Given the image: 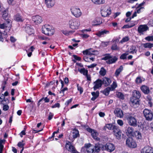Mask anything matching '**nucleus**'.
I'll return each instance as SVG.
<instances>
[{
    "label": "nucleus",
    "mask_w": 153,
    "mask_h": 153,
    "mask_svg": "<svg viewBox=\"0 0 153 153\" xmlns=\"http://www.w3.org/2000/svg\"><path fill=\"white\" fill-rule=\"evenodd\" d=\"M141 94L140 92L136 90H134L131 99V105L134 108L138 107L139 105V99L140 97Z\"/></svg>",
    "instance_id": "nucleus-1"
},
{
    "label": "nucleus",
    "mask_w": 153,
    "mask_h": 153,
    "mask_svg": "<svg viewBox=\"0 0 153 153\" xmlns=\"http://www.w3.org/2000/svg\"><path fill=\"white\" fill-rule=\"evenodd\" d=\"M42 33L46 35L51 36L54 32V30L53 27L48 25H45L42 28Z\"/></svg>",
    "instance_id": "nucleus-2"
},
{
    "label": "nucleus",
    "mask_w": 153,
    "mask_h": 153,
    "mask_svg": "<svg viewBox=\"0 0 153 153\" xmlns=\"http://www.w3.org/2000/svg\"><path fill=\"white\" fill-rule=\"evenodd\" d=\"M128 124L133 126H136L137 125V121L135 116L132 113H127L126 114Z\"/></svg>",
    "instance_id": "nucleus-3"
},
{
    "label": "nucleus",
    "mask_w": 153,
    "mask_h": 153,
    "mask_svg": "<svg viewBox=\"0 0 153 153\" xmlns=\"http://www.w3.org/2000/svg\"><path fill=\"white\" fill-rule=\"evenodd\" d=\"M69 27L72 29H78L80 25L79 21L75 19H70L68 22Z\"/></svg>",
    "instance_id": "nucleus-4"
},
{
    "label": "nucleus",
    "mask_w": 153,
    "mask_h": 153,
    "mask_svg": "<svg viewBox=\"0 0 153 153\" xmlns=\"http://www.w3.org/2000/svg\"><path fill=\"white\" fill-rule=\"evenodd\" d=\"M102 59L104 60H107L106 62L108 64H111L115 63L117 59L116 56H112L110 54H106L105 55L104 57Z\"/></svg>",
    "instance_id": "nucleus-5"
},
{
    "label": "nucleus",
    "mask_w": 153,
    "mask_h": 153,
    "mask_svg": "<svg viewBox=\"0 0 153 153\" xmlns=\"http://www.w3.org/2000/svg\"><path fill=\"white\" fill-rule=\"evenodd\" d=\"M110 8L107 6L103 5L101 8V14L102 16L105 17L111 13Z\"/></svg>",
    "instance_id": "nucleus-6"
},
{
    "label": "nucleus",
    "mask_w": 153,
    "mask_h": 153,
    "mask_svg": "<svg viewBox=\"0 0 153 153\" xmlns=\"http://www.w3.org/2000/svg\"><path fill=\"white\" fill-rule=\"evenodd\" d=\"M11 22L10 20L4 21L3 23L0 24V29L4 30L3 32L5 31V29L10 30L11 27Z\"/></svg>",
    "instance_id": "nucleus-7"
},
{
    "label": "nucleus",
    "mask_w": 153,
    "mask_h": 153,
    "mask_svg": "<svg viewBox=\"0 0 153 153\" xmlns=\"http://www.w3.org/2000/svg\"><path fill=\"white\" fill-rule=\"evenodd\" d=\"M143 113L144 115L147 120L151 121L152 120L153 114L151 110L145 109L144 110Z\"/></svg>",
    "instance_id": "nucleus-8"
},
{
    "label": "nucleus",
    "mask_w": 153,
    "mask_h": 153,
    "mask_svg": "<svg viewBox=\"0 0 153 153\" xmlns=\"http://www.w3.org/2000/svg\"><path fill=\"white\" fill-rule=\"evenodd\" d=\"M65 148L69 151L72 153H79L76 149L75 148L71 145V144L69 141H67L65 144Z\"/></svg>",
    "instance_id": "nucleus-9"
},
{
    "label": "nucleus",
    "mask_w": 153,
    "mask_h": 153,
    "mask_svg": "<svg viewBox=\"0 0 153 153\" xmlns=\"http://www.w3.org/2000/svg\"><path fill=\"white\" fill-rule=\"evenodd\" d=\"M72 13L76 17H79L81 15V12L78 8L73 7L71 9Z\"/></svg>",
    "instance_id": "nucleus-10"
},
{
    "label": "nucleus",
    "mask_w": 153,
    "mask_h": 153,
    "mask_svg": "<svg viewBox=\"0 0 153 153\" xmlns=\"http://www.w3.org/2000/svg\"><path fill=\"white\" fill-rule=\"evenodd\" d=\"M86 150L88 153H94V149L92 146H91L90 144H85L84 147H82L81 149L82 151L84 150Z\"/></svg>",
    "instance_id": "nucleus-11"
},
{
    "label": "nucleus",
    "mask_w": 153,
    "mask_h": 153,
    "mask_svg": "<svg viewBox=\"0 0 153 153\" xmlns=\"http://www.w3.org/2000/svg\"><path fill=\"white\" fill-rule=\"evenodd\" d=\"M126 144L129 147L131 148H134L137 146L136 143L131 138H128L126 140Z\"/></svg>",
    "instance_id": "nucleus-12"
},
{
    "label": "nucleus",
    "mask_w": 153,
    "mask_h": 153,
    "mask_svg": "<svg viewBox=\"0 0 153 153\" xmlns=\"http://www.w3.org/2000/svg\"><path fill=\"white\" fill-rule=\"evenodd\" d=\"M149 29V27L147 25H140L138 27L137 31L139 33L143 34V33L146 31L147 30H148Z\"/></svg>",
    "instance_id": "nucleus-13"
},
{
    "label": "nucleus",
    "mask_w": 153,
    "mask_h": 153,
    "mask_svg": "<svg viewBox=\"0 0 153 153\" xmlns=\"http://www.w3.org/2000/svg\"><path fill=\"white\" fill-rule=\"evenodd\" d=\"M87 131L91 133V135L94 139L97 141L99 140L100 139L97 137L98 133L96 130L88 128L87 129Z\"/></svg>",
    "instance_id": "nucleus-14"
},
{
    "label": "nucleus",
    "mask_w": 153,
    "mask_h": 153,
    "mask_svg": "<svg viewBox=\"0 0 153 153\" xmlns=\"http://www.w3.org/2000/svg\"><path fill=\"white\" fill-rule=\"evenodd\" d=\"M109 33V31L106 29H102L98 31L96 33L95 35L100 37L104 36L105 35L108 34Z\"/></svg>",
    "instance_id": "nucleus-15"
},
{
    "label": "nucleus",
    "mask_w": 153,
    "mask_h": 153,
    "mask_svg": "<svg viewBox=\"0 0 153 153\" xmlns=\"http://www.w3.org/2000/svg\"><path fill=\"white\" fill-rule=\"evenodd\" d=\"M102 80L100 79H97L95 81L93 84H94L93 88L94 90H96L99 88H100L102 84Z\"/></svg>",
    "instance_id": "nucleus-16"
},
{
    "label": "nucleus",
    "mask_w": 153,
    "mask_h": 153,
    "mask_svg": "<svg viewBox=\"0 0 153 153\" xmlns=\"http://www.w3.org/2000/svg\"><path fill=\"white\" fill-rule=\"evenodd\" d=\"M114 134L116 138L118 140L121 139V132L118 127H117L113 131Z\"/></svg>",
    "instance_id": "nucleus-17"
},
{
    "label": "nucleus",
    "mask_w": 153,
    "mask_h": 153,
    "mask_svg": "<svg viewBox=\"0 0 153 153\" xmlns=\"http://www.w3.org/2000/svg\"><path fill=\"white\" fill-rule=\"evenodd\" d=\"M105 147V150L110 152H113L115 149L114 145L110 143H107L106 144Z\"/></svg>",
    "instance_id": "nucleus-18"
},
{
    "label": "nucleus",
    "mask_w": 153,
    "mask_h": 153,
    "mask_svg": "<svg viewBox=\"0 0 153 153\" xmlns=\"http://www.w3.org/2000/svg\"><path fill=\"white\" fill-rule=\"evenodd\" d=\"M32 18L33 21L37 24L41 23L43 21L42 17L38 15L33 16Z\"/></svg>",
    "instance_id": "nucleus-19"
},
{
    "label": "nucleus",
    "mask_w": 153,
    "mask_h": 153,
    "mask_svg": "<svg viewBox=\"0 0 153 153\" xmlns=\"http://www.w3.org/2000/svg\"><path fill=\"white\" fill-rule=\"evenodd\" d=\"M141 153H153V149L149 146H145L141 150Z\"/></svg>",
    "instance_id": "nucleus-20"
},
{
    "label": "nucleus",
    "mask_w": 153,
    "mask_h": 153,
    "mask_svg": "<svg viewBox=\"0 0 153 153\" xmlns=\"http://www.w3.org/2000/svg\"><path fill=\"white\" fill-rule=\"evenodd\" d=\"M140 89L142 91L146 94H147L151 92L149 88L147 86L143 85L140 87Z\"/></svg>",
    "instance_id": "nucleus-21"
},
{
    "label": "nucleus",
    "mask_w": 153,
    "mask_h": 153,
    "mask_svg": "<svg viewBox=\"0 0 153 153\" xmlns=\"http://www.w3.org/2000/svg\"><path fill=\"white\" fill-rule=\"evenodd\" d=\"M114 113L117 117L121 118L123 117V114L122 111L119 108H117L114 111Z\"/></svg>",
    "instance_id": "nucleus-22"
},
{
    "label": "nucleus",
    "mask_w": 153,
    "mask_h": 153,
    "mask_svg": "<svg viewBox=\"0 0 153 153\" xmlns=\"http://www.w3.org/2000/svg\"><path fill=\"white\" fill-rule=\"evenodd\" d=\"M117 126H116L114 125H113L111 124H108L105 125V126L103 128V130H106V128H108L109 130H114Z\"/></svg>",
    "instance_id": "nucleus-23"
},
{
    "label": "nucleus",
    "mask_w": 153,
    "mask_h": 153,
    "mask_svg": "<svg viewBox=\"0 0 153 153\" xmlns=\"http://www.w3.org/2000/svg\"><path fill=\"white\" fill-rule=\"evenodd\" d=\"M25 30L26 32L29 35H31L33 32V29L32 28V27L29 25H27L25 27Z\"/></svg>",
    "instance_id": "nucleus-24"
},
{
    "label": "nucleus",
    "mask_w": 153,
    "mask_h": 153,
    "mask_svg": "<svg viewBox=\"0 0 153 153\" xmlns=\"http://www.w3.org/2000/svg\"><path fill=\"white\" fill-rule=\"evenodd\" d=\"M102 81V84H104L105 86L109 85L111 83V81L110 79L106 77H104Z\"/></svg>",
    "instance_id": "nucleus-25"
},
{
    "label": "nucleus",
    "mask_w": 153,
    "mask_h": 153,
    "mask_svg": "<svg viewBox=\"0 0 153 153\" xmlns=\"http://www.w3.org/2000/svg\"><path fill=\"white\" fill-rule=\"evenodd\" d=\"M96 51H92L91 49H89L83 51V53L84 55H88L91 56L94 55L95 54L94 53Z\"/></svg>",
    "instance_id": "nucleus-26"
},
{
    "label": "nucleus",
    "mask_w": 153,
    "mask_h": 153,
    "mask_svg": "<svg viewBox=\"0 0 153 153\" xmlns=\"http://www.w3.org/2000/svg\"><path fill=\"white\" fill-rule=\"evenodd\" d=\"M45 2L48 7H51L54 4V1L53 0H45Z\"/></svg>",
    "instance_id": "nucleus-27"
},
{
    "label": "nucleus",
    "mask_w": 153,
    "mask_h": 153,
    "mask_svg": "<svg viewBox=\"0 0 153 153\" xmlns=\"http://www.w3.org/2000/svg\"><path fill=\"white\" fill-rule=\"evenodd\" d=\"M94 4L98 5L104 4L105 2V0H91Z\"/></svg>",
    "instance_id": "nucleus-28"
},
{
    "label": "nucleus",
    "mask_w": 153,
    "mask_h": 153,
    "mask_svg": "<svg viewBox=\"0 0 153 153\" xmlns=\"http://www.w3.org/2000/svg\"><path fill=\"white\" fill-rule=\"evenodd\" d=\"M101 22L100 21V19L97 18L94 19L92 22V25H93L96 26L100 24Z\"/></svg>",
    "instance_id": "nucleus-29"
},
{
    "label": "nucleus",
    "mask_w": 153,
    "mask_h": 153,
    "mask_svg": "<svg viewBox=\"0 0 153 153\" xmlns=\"http://www.w3.org/2000/svg\"><path fill=\"white\" fill-rule=\"evenodd\" d=\"M123 70V67L121 65L119 68L116 70L114 74L115 76L117 77Z\"/></svg>",
    "instance_id": "nucleus-30"
},
{
    "label": "nucleus",
    "mask_w": 153,
    "mask_h": 153,
    "mask_svg": "<svg viewBox=\"0 0 153 153\" xmlns=\"http://www.w3.org/2000/svg\"><path fill=\"white\" fill-rule=\"evenodd\" d=\"M14 19L18 22H22L24 20L22 17L19 14H17L15 16Z\"/></svg>",
    "instance_id": "nucleus-31"
},
{
    "label": "nucleus",
    "mask_w": 153,
    "mask_h": 153,
    "mask_svg": "<svg viewBox=\"0 0 153 153\" xmlns=\"http://www.w3.org/2000/svg\"><path fill=\"white\" fill-rule=\"evenodd\" d=\"M2 18L5 21L9 20L8 19V13L7 10H5L2 12Z\"/></svg>",
    "instance_id": "nucleus-32"
},
{
    "label": "nucleus",
    "mask_w": 153,
    "mask_h": 153,
    "mask_svg": "<svg viewBox=\"0 0 153 153\" xmlns=\"http://www.w3.org/2000/svg\"><path fill=\"white\" fill-rule=\"evenodd\" d=\"M144 48H151L153 47V43H146L143 44Z\"/></svg>",
    "instance_id": "nucleus-33"
},
{
    "label": "nucleus",
    "mask_w": 153,
    "mask_h": 153,
    "mask_svg": "<svg viewBox=\"0 0 153 153\" xmlns=\"http://www.w3.org/2000/svg\"><path fill=\"white\" fill-rule=\"evenodd\" d=\"M72 137L73 138H77L79 135V131L77 130H74L72 132Z\"/></svg>",
    "instance_id": "nucleus-34"
},
{
    "label": "nucleus",
    "mask_w": 153,
    "mask_h": 153,
    "mask_svg": "<svg viewBox=\"0 0 153 153\" xmlns=\"http://www.w3.org/2000/svg\"><path fill=\"white\" fill-rule=\"evenodd\" d=\"M133 128L131 127H128L126 131V133L127 134H129V135H133Z\"/></svg>",
    "instance_id": "nucleus-35"
},
{
    "label": "nucleus",
    "mask_w": 153,
    "mask_h": 153,
    "mask_svg": "<svg viewBox=\"0 0 153 153\" xmlns=\"http://www.w3.org/2000/svg\"><path fill=\"white\" fill-rule=\"evenodd\" d=\"M130 51L129 53H130L134 54V53H136L137 52L136 47L134 46H131L130 49Z\"/></svg>",
    "instance_id": "nucleus-36"
},
{
    "label": "nucleus",
    "mask_w": 153,
    "mask_h": 153,
    "mask_svg": "<svg viewBox=\"0 0 153 153\" xmlns=\"http://www.w3.org/2000/svg\"><path fill=\"white\" fill-rule=\"evenodd\" d=\"M134 134L137 139H141L142 137L141 133L139 131H136L134 132Z\"/></svg>",
    "instance_id": "nucleus-37"
},
{
    "label": "nucleus",
    "mask_w": 153,
    "mask_h": 153,
    "mask_svg": "<svg viewBox=\"0 0 153 153\" xmlns=\"http://www.w3.org/2000/svg\"><path fill=\"white\" fill-rule=\"evenodd\" d=\"M106 73V70L104 68L102 67L101 68L99 72L100 74L101 75L103 76L105 75Z\"/></svg>",
    "instance_id": "nucleus-38"
},
{
    "label": "nucleus",
    "mask_w": 153,
    "mask_h": 153,
    "mask_svg": "<svg viewBox=\"0 0 153 153\" xmlns=\"http://www.w3.org/2000/svg\"><path fill=\"white\" fill-rule=\"evenodd\" d=\"M116 95L117 97L120 99L123 100L124 98V95L122 93L120 92H117Z\"/></svg>",
    "instance_id": "nucleus-39"
},
{
    "label": "nucleus",
    "mask_w": 153,
    "mask_h": 153,
    "mask_svg": "<svg viewBox=\"0 0 153 153\" xmlns=\"http://www.w3.org/2000/svg\"><path fill=\"white\" fill-rule=\"evenodd\" d=\"M111 49L113 50H119V48L117 46L116 43H113L111 48Z\"/></svg>",
    "instance_id": "nucleus-40"
},
{
    "label": "nucleus",
    "mask_w": 153,
    "mask_h": 153,
    "mask_svg": "<svg viewBox=\"0 0 153 153\" xmlns=\"http://www.w3.org/2000/svg\"><path fill=\"white\" fill-rule=\"evenodd\" d=\"M111 90V88H107L103 91V93L105 95H108L109 92Z\"/></svg>",
    "instance_id": "nucleus-41"
},
{
    "label": "nucleus",
    "mask_w": 153,
    "mask_h": 153,
    "mask_svg": "<svg viewBox=\"0 0 153 153\" xmlns=\"http://www.w3.org/2000/svg\"><path fill=\"white\" fill-rule=\"evenodd\" d=\"M43 100H44L45 102L46 103L48 102L49 101V99L47 97H46L45 98L44 97H43L40 99L38 102V104L39 105L40 104V102L42 101Z\"/></svg>",
    "instance_id": "nucleus-42"
},
{
    "label": "nucleus",
    "mask_w": 153,
    "mask_h": 153,
    "mask_svg": "<svg viewBox=\"0 0 153 153\" xmlns=\"http://www.w3.org/2000/svg\"><path fill=\"white\" fill-rule=\"evenodd\" d=\"M79 71L81 73L83 74L85 76H86L88 74V71L87 70H85V68L81 69L79 70Z\"/></svg>",
    "instance_id": "nucleus-43"
},
{
    "label": "nucleus",
    "mask_w": 153,
    "mask_h": 153,
    "mask_svg": "<svg viewBox=\"0 0 153 153\" xmlns=\"http://www.w3.org/2000/svg\"><path fill=\"white\" fill-rule=\"evenodd\" d=\"M129 54L128 51L126 52L125 53L122 54L120 56V58L124 59L126 58L127 56Z\"/></svg>",
    "instance_id": "nucleus-44"
},
{
    "label": "nucleus",
    "mask_w": 153,
    "mask_h": 153,
    "mask_svg": "<svg viewBox=\"0 0 153 153\" xmlns=\"http://www.w3.org/2000/svg\"><path fill=\"white\" fill-rule=\"evenodd\" d=\"M117 85L116 82L114 81L113 82V83L111 85V89L112 91L114 90V89L117 87Z\"/></svg>",
    "instance_id": "nucleus-45"
},
{
    "label": "nucleus",
    "mask_w": 153,
    "mask_h": 153,
    "mask_svg": "<svg viewBox=\"0 0 153 153\" xmlns=\"http://www.w3.org/2000/svg\"><path fill=\"white\" fill-rule=\"evenodd\" d=\"M91 94L93 97H94L97 98L99 96V91H97L96 92H92Z\"/></svg>",
    "instance_id": "nucleus-46"
},
{
    "label": "nucleus",
    "mask_w": 153,
    "mask_h": 153,
    "mask_svg": "<svg viewBox=\"0 0 153 153\" xmlns=\"http://www.w3.org/2000/svg\"><path fill=\"white\" fill-rule=\"evenodd\" d=\"M147 98L148 100V105L150 107H152V106L153 104L152 102L151 101V98L150 97H148Z\"/></svg>",
    "instance_id": "nucleus-47"
},
{
    "label": "nucleus",
    "mask_w": 153,
    "mask_h": 153,
    "mask_svg": "<svg viewBox=\"0 0 153 153\" xmlns=\"http://www.w3.org/2000/svg\"><path fill=\"white\" fill-rule=\"evenodd\" d=\"M129 40L128 37V36H126L124 37L120 41V42L123 43V42H125L128 41Z\"/></svg>",
    "instance_id": "nucleus-48"
},
{
    "label": "nucleus",
    "mask_w": 153,
    "mask_h": 153,
    "mask_svg": "<svg viewBox=\"0 0 153 153\" xmlns=\"http://www.w3.org/2000/svg\"><path fill=\"white\" fill-rule=\"evenodd\" d=\"M145 39L148 41H153V36H148L145 37Z\"/></svg>",
    "instance_id": "nucleus-49"
},
{
    "label": "nucleus",
    "mask_w": 153,
    "mask_h": 153,
    "mask_svg": "<svg viewBox=\"0 0 153 153\" xmlns=\"http://www.w3.org/2000/svg\"><path fill=\"white\" fill-rule=\"evenodd\" d=\"M68 88L67 87H65L64 88L61 89V91L60 92V93L62 94L63 95H64V92L65 91H67Z\"/></svg>",
    "instance_id": "nucleus-50"
},
{
    "label": "nucleus",
    "mask_w": 153,
    "mask_h": 153,
    "mask_svg": "<svg viewBox=\"0 0 153 153\" xmlns=\"http://www.w3.org/2000/svg\"><path fill=\"white\" fill-rule=\"evenodd\" d=\"M118 124L120 126H122L123 124V121L121 120H118L117 121Z\"/></svg>",
    "instance_id": "nucleus-51"
},
{
    "label": "nucleus",
    "mask_w": 153,
    "mask_h": 153,
    "mask_svg": "<svg viewBox=\"0 0 153 153\" xmlns=\"http://www.w3.org/2000/svg\"><path fill=\"white\" fill-rule=\"evenodd\" d=\"M77 87L78 90L80 91V94H82L83 91V88L80 86H79V84L77 85Z\"/></svg>",
    "instance_id": "nucleus-52"
},
{
    "label": "nucleus",
    "mask_w": 153,
    "mask_h": 153,
    "mask_svg": "<svg viewBox=\"0 0 153 153\" xmlns=\"http://www.w3.org/2000/svg\"><path fill=\"white\" fill-rule=\"evenodd\" d=\"M4 141L2 140H0V149L3 150L4 147L3 143Z\"/></svg>",
    "instance_id": "nucleus-53"
},
{
    "label": "nucleus",
    "mask_w": 153,
    "mask_h": 153,
    "mask_svg": "<svg viewBox=\"0 0 153 153\" xmlns=\"http://www.w3.org/2000/svg\"><path fill=\"white\" fill-rule=\"evenodd\" d=\"M109 42H102V45L104 47L108 45Z\"/></svg>",
    "instance_id": "nucleus-54"
},
{
    "label": "nucleus",
    "mask_w": 153,
    "mask_h": 153,
    "mask_svg": "<svg viewBox=\"0 0 153 153\" xmlns=\"http://www.w3.org/2000/svg\"><path fill=\"white\" fill-rule=\"evenodd\" d=\"M135 25L134 24L132 25H124L123 27V28H131L133 26H134Z\"/></svg>",
    "instance_id": "nucleus-55"
},
{
    "label": "nucleus",
    "mask_w": 153,
    "mask_h": 153,
    "mask_svg": "<svg viewBox=\"0 0 153 153\" xmlns=\"http://www.w3.org/2000/svg\"><path fill=\"white\" fill-rule=\"evenodd\" d=\"M9 108V106L8 105H5L3 106V110L4 111H6Z\"/></svg>",
    "instance_id": "nucleus-56"
},
{
    "label": "nucleus",
    "mask_w": 153,
    "mask_h": 153,
    "mask_svg": "<svg viewBox=\"0 0 153 153\" xmlns=\"http://www.w3.org/2000/svg\"><path fill=\"white\" fill-rule=\"evenodd\" d=\"M136 82L137 83H140L142 82L141 79L140 77H137L136 80Z\"/></svg>",
    "instance_id": "nucleus-57"
},
{
    "label": "nucleus",
    "mask_w": 153,
    "mask_h": 153,
    "mask_svg": "<svg viewBox=\"0 0 153 153\" xmlns=\"http://www.w3.org/2000/svg\"><path fill=\"white\" fill-rule=\"evenodd\" d=\"M4 34L3 33V32L0 30V41L1 42H3L4 40L3 38L2 37V34Z\"/></svg>",
    "instance_id": "nucleus-58"
},
{
    "label": "nucleus",
    "mask_w": 153,
    "mask_h": 153,
    "mask_svg": "<svg viewBox=\"0 0 153 153\" xmlns=\"http://www.w3.org/2000/svg\"><path fill=\"white\" fill-rule=\"evenodd\" d=\"M60 106V104L59 103H56L54 105L51 106L52 108H54L56 107L59 108Z\"/></svg>",
    "instance_id": "nucleus-59"
},
{
    "label": "nucleus",
    "mask_w": 153,
    "mask_h": 153,
    "mask_svg": "<svg viewBox=\"0 0 153 153\" xmlns=\"http://www.w3.org/2000/svg\"><path fill=\"white\" fill-rule=\"evenodd\" d=\"M17 146L19 147H20L21 148L23 147L24 146V144L22 142H19Z\"/></svg>",
    "instance_id": "nucleus-60"
},
{
    "label": "nucleus",
    "mask_w": 153,
    "mask_h": 153,
    "mask_svg": "<svg viewBox=\"0 0 153 153\" xmlns=\"http://www.w3.org/2000/svg\"><path fill=\"white\" fill-rule=\"evenodd\" d=\"M53 116V114L50 112L49 114L48 119L49 120H51Z\"/></svg>",
    "instance_id": "nucleus-61"
},
{
    "label": "nucleus",
    "mask_w": 153,
    "mask_h": 153,
    "mask_svg": "<svg viewBox=\"0 0 153 153\" xmlns=\"http://www.w3.org/2000/svg\"><path fill=\"white\" fill-rule=\"evenodd\" d=\"M34 49V48L33 47V46H31L30 48L28 49V51H26L27 53L30 52H32L33 51Z\"/></svg>",
    "instance_id": "nucleus-62"
},
{
    "label": "nucleus",
    "mask_w": 153,
    "mask_h": 153,
    "mask_svg": "<svg viewBox=\"0 0 153 153\" xmlns=\"http://www.w3.org/2000/svg\"><path fill=\"white\" fill-rule=\"evenodd\" d=\"M73 56L74 58L76 60L80 61L81 59V58L80 57H78L76 55H73Z\"/></svg>",
    "instance_id": "nucleus-63"
},
{
    "label": "nucleus",
    "mask_w": 153,
    "mask_h": 153,
    "mask_svg": "<svg viewBox=\"0 0 153 153\" xmlns=\"http://www.w3.org/2000/svg\"><path fill=\"white\" fill-rule=\"evenodd\" d=\"M95 151L96 152H98L100 151V148L99 147L98 145H96L95 146Z\"/></svg>",
    "instance_id": "nucleus-64"
}]
</instances>
